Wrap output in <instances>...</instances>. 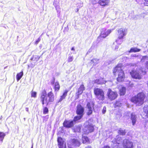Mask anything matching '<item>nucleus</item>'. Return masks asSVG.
<instances>
[{"label": "nucleus", "instance_id": "nucleus-1", "mask_svg": "<svg viewBox=\"0 0 148 148\" xmlns=\"http://www.w3.org/2000/svg\"><path fill=\"white\" fill-rule=\"evenodd\" d=\"M122 64L119 63L112 69L113 75L115 77L117 76L116 79L119 82H123L125 78L124 72L122 69Z\"/></svg>", "mask_w": 148, "mask_h": 148}, {"label": "nucleus", "instance_id": "nucleus-2", "mask_svg": "<svg viewBox=\"0 0 148 148\" xmlns=\"http://www.w3.org/2000/svg\"><path fill=\"white\" fill-rule=\"evenodd\" d=\"M47 91L45 89L42 92L40 96V100L42 105L45 104L46 106H47L50 103L53 102L54 101V94L52 91L47 93Z\"/></svg>", "mask_w": 148, "mask_h": 148}, {"label": "nucleus", "instance_id": "nucleus-3", "mask_svg": "<svg viewBox=\"0 0 148 148\" xmlns=\"http://www.w3.org/2000/svg\"><path fill=\"white\" fill-rule=\"evenodd\" d=\"M146 98L145 93L142 91L139 92L136 95L132 97L130 100L132 103L139 106L144 104Z\"/></svg>", "mask_w": 148, "mask_h": 148}, {"label": "nucleus", "instance_id": "nucleus-4", "mask_svg": "<svg viewBox=\"0 0 148 148\" xmlns=\"http://www.w3.org/2000/svg\"><path fill=\"white\" fill-rule=\"evenodd\" d=\"M147 72L142 69H139V70H132L130 72V74L132 77L134 79H140L142 78V76L146 74Z\"/></svg>", "mask_w": 148, "mask_h": 148}, {"label": "nucleus", "instance_id": "nucleus-5", "mask_svg": "<svg viewBox=\"0 0 148 148\" xmlns=\"http://www.w3.org/2000/svg\"><path fill=\"white\" fill-rule=\"evenodd\" d=\"M93 92L98 100L102 101L105 100V93L102 89L100 88H95L93 90Z\"/></svg>", "mask_w": 148, "mask_h": 148}, {"label": "nucleus", "instance_id": "nucleus-6", "mask_svg": "<svg viewBox=\"0 0 148 148\" xmlns=\"http://www.w3.org/2000/svg\"><path fill=\"white\" fill-rule=\"evenodd\" d=\"M106 95L108 98L112 101L117 98L118 94L116 91H113L111 89L109 88L108 89Z\"/></svg>", "mask_w": 148, "mask_h": 148}, {"label": "nucleus", "instance_id": "nucleus-7", "mask_svg": "<svg viewBox=\"0 0 148 148\" xmlns=\"http://www.w3.org/2000/svg\"><path fill=\"white\" fill-rule=\"evenodd\" d=\"M95 103L92 101L88 102L86 105L88 110L86 114L88 116H89L92 114L93 111L94 110Z\"/></svg>", "mask_w": 148, "mask_h": 148}, {"label": "nucleus", "instance_id": "nucleus-8", "mask_svg": "<svg viewBox=\"0 0 148 148\" xmlns=\"http://www.w3.org/2000/svg\"><path fill=\"white\" fill-rule=\"evenodd\" d=\"M117 32L118 39L119 40L122 39L126 35L127 29L125 28H121L118 30Z\"/></svg>", "mask_w": 148, "mask_h": 148}, {"label": "nucleus", "instance_id": "nucleus-9", "mask_svg": "<svg viewBox=\"0 0 148 148\" xmlns=\"http://www.w3.org/2000/svg\"><path fill=\"white\" fill-rule=\"evenodd\" d=\"M85 128L86 129L83 131L84 134L85 135H87L93 132L94 130V126L92 124H88L85 127Z\"/></svg>", "mask_w": 148, "mask_h": 148}, {"label": "nucleus", "instance_id": "nucleus-10", "mask_svg": "<svg viewBox=\"0 0 148 148\" xmlns=\"http://www.w3.org/2000/svg\"><path fill=\"white\" fill-rule=\"evenodd\" d=\"M57 141L59 148H66V143L62 137H58Z\"/></svg>", "mask_w": 148, "mask_h": 148}, {"label": "nucleus", "instance_id": "nucleus-11", "mask_svg": "<svg viewBox=\"0 0 148 148\" xmlns=\"http://www.w3.org/2000/svg\"><path fill=\"white\" fill-rule=\"evenodd\" d=\"M112 30L111 29L107 30L104 28L102 29L100 35L98 37L105 38L110 34Z\"/></svg>", "mask_w": 148, "mask_h": 148}, {"label": "nucleus", "instance_id": "nucleus-12", "mask_svg": "<svg viewBox=\"0 0 148 148\" xmlns=\"http://www.w3.org/2000/svg\"><path fill=\"white\" fill-rule=\"evenodd\" d=\"M85 90V87L84 85L81 84L75 93L76 99H78L79 98V96L82 94Z\"/></svg>", "mask_w": 148, "mask_h": 148}, {"label": "nucleus", "instance_id": "nucleus-13", "mask_svg": "<svg viewBox=\"0 0 148 148\" xmlns=\"http://www.w3.org/2000/svg\"><path fill=\"white\" fill-rule=\"evenodd\" d=\"M84 110V107L81 105L78 104L76 107V114L77 115H80L83 116Z\"/></svg>", "mask_w": 148, "mask_h": 148}, {"label": "nucleus", "instance_id": "nucleus-14", "mask_svg": "<svg viewBox=\"0 0 148 148\" xmlns=\"http://www.w3.org/2000/svg\"><path fill=\"white\" fill-rule=\"evenodd\" d=\"M123 148H133V143L128 139L124 140L123 143Z\"/></svg>", "mask_w": 148, "mask_h": 148}, {"label": "nucleus", "instance_id": "nucleus-15", "mask_svg": "<svg viewBox=\"0 0 148 148\" xmlns=\"http://www.w3.org/2000/svg\"><path fill=\"white\" fill-rule=\"evenodd\" d=\"M63 126L67 128H70L73 127L74 124L73 121H69L65 120L63 123Z\"/></svg>", "mask_w": 148, "mask_h": 148}, {"label": "nucleus", "instance_id": "nucleus-16", "mask_svg": "<svg viewBox=\"0 0 148 148\" xmlns=\"http://www.w3.org/2000/svg\"><path fill=\"white\" fill-rule=\"evenodd\" d=\"M94 83L98 85H102L105 84L106 82L104 78L101 77L99 79H96L93 81Z\"/></svg>", "mask_w": 148, "mask_h": 148}, {"label": "nucleus", "instance_id": "nucleus-17", "mask_svg": "<svg viewBox=\"0 0 148 148\" xmlns=\"http://www.w3.org/2000/svg\"><path fill=\"white\" fill-rule=\"evenodd\" d=\"M71 143L75 147H79L81 144L79 138H73L71 140Z\"/></svg>", "mask_w": 148, "mask_h": 148}, {"label": "nucleus", "instance_id": "nucleus-18", "mask_svg": "<svg viewBox=\"0 0 148 148\" xmlns=\"http://www.w3.org/2000/svg\"><path fill=\"white\" fill-rule=\"evenodd\" d=\"M110 3V0H99L98 3L103 7L108 6Z\"/></svg>", "mask_w": 148, "mask_h": 148}, {"label": "nucleus", "instance_id": "nucleus-19", "mask_svg": "<svg viewBox=\"0 0 148 148\" xmlns=\"http://www.w3.org/2000/svg\"><path fill=\"white\" fill-rule=\"evenodd\" d=\"M113 105L114 108H119L122 106L123 103L121 101L117 100L113 104Z\"/></svg>", "mask_w": 148, "mask_h": 148}, {"label": "nucleus", "instance_id": "nucleus-20", "mask_svg": "<svg viewBox=\"0 0 148 148\" xmlns=\"http://www.w3.org/2000/svg\"><path fill=\"white\" fill-rule=\"evenodd\" d=\"M68 92L69 90H66L64 91L62 95L60 96V98L58 101V102H60L65 99L67 96V93Z\"/></svg>", "mask_w": 148, "mask_h": 148}, {"label": "nucleus", "instance_id": "nucleus-21", "mask_svg": "<svg viewBox=\"0 0 148 148\" xmlns=\"http://www.w3.org/2000/svg\"><path fill=\"white\" fill-rule=\"evenodd\" d=\"M126 88L124 87H122L119 90V93L121 96L124 95L125 94Z\"/></svg>", "mask_w": 148, "mask_h": 148}, {"label": "nucleus", "instance_id": "nucleus-22", "mask_svg": "<svg viewBox=\"0 0 148 148\" xmlns=\"http://www.w3.org/2000/svg\"><path fill=\"white\" fill-rule=\"evenodd\" d=\"M60 88V86L58 82H56L54 84L53 88L55 91H58Z\"/></svg>", "mask_w": 148, "mask_h": 148}, {"label": "nucleus", "instance_id": "nucleus-23", "mask_svg": "<svg viewBox=\"0 0 148 148\" xmlns=\"http://www.w3.org/2000/svg\"><path fill=\"white\" fill-rule=\"evenodd\" d=\"M131 120L132 121V125H135L136 121V115L132 113L131 114Z\"/></svg>", "mask_w": 148, "mask_h": 148}, {"label": "nucleus", "instance_id": "nucleus-24", "mask_svg": "<svg viewBox=\"0 0 148 148\" xmlns=\"http://www.w3.org/2000/svg\"><path fill=\"white\" fill-rule=\"evenodd\" d=\"M83 116L80 115H77L74 117L73 121V122H76L81 119Z\"/></svg>", "mask_w": 148, "mask_h": 148}, {"label": "nucleus", "instance_id": "nucleus-25", "mask_svg": "<svg viewBox=\"0 0 148 148\" xmlns=\"http://www.w3.org/2000/svg\"><path fill=\"white\" fill-rule=\"evenodd\" d=\"M143 110V112L145 114V116L147 118H148V105L144 106Z\"/></svg>", "mask_w": 148, "mask_h": 148}, {"label": "nucleus", "instance_id": "nucleus-26", "mask_svg": "<svg viewBox=\"0 0 148 148\" xmlns=\"http://www.w3.org/2000/svg\"><path fill=\"white\" fill-rule=\"evenodd\" d=\"M82 143L84 144L86 143H90V140L88 137L87 136H84L82 137Z\"/></svg>", "mask_w": 148, "mask_h": 148}, {"label": "nucleus", "instance_id": "nucleus-27", "mask_svg": "<svg viewBox=\"0 0 148 148\" xmlns=\"http://www.w3.org/2000/svg\"><path fill=\"white\" fill-rule=\"evenodd\" d=\"M81 129V127L80 126H76L73 129V131L74 132H79Z\"/></svg>", "mask_w": 148, "mask_h": 148}, {"label": "nucleus", "instance_id": "nucleus-28", "mask_svg": "<svg viewBox=\"0 0 148 148\" xmlns=\"http://www.w3.org/2000/svg\"><path fill=\"white\" fill-rule=\"evenodd\" d=\"M23 75V72L21 71L17 73L16 75V79L17 81H18L22 78Z\"/></svg>", "mask_w": 148, "mask_h": 148}, {"label": "nucleus", "instance_id": "nucleus-29", "mask_svg": "<svg viewBox=\"0 0 148 148\" xmlns=\"http://www.w3.org/2000/svg\"><path fill=\"white\" fill-rule=\"evenodd\" d=\"M140 51V49H138L136 47L134 48H132L130 49V50L129 51V53H132V52H139Z\"/></svg>", "mask_w": 148, "mask_h": 148}, {"label": "nucleus", "instance_id": "nucleus-30", "mask_svg": "<svg viewBox=\"0 0 148 148\" xmlns=\"http://www.w3.org/2000/svg\"><path fill=\"white\" fill-rule=\"evenodd\" d=\"M118 132L119 134L122 136L125 135L126 134L125 130H123L121 129L118 130Z\"/></svg>", "mask_w": 148, "mask_h": 148}, {"label": "nucleus", "instance_id": "nucleus-31", "mask_svg": "<svg viewBox=\"0 0 148 148\" xmlns=\"http://www.w3.org/2000/svg\"><path fill=\"white\" fill-rule=\"evenodd\" d=\"M5 136V134L3 132H0V140L1 142H2Z\"/></svg>", "mask_w": 148, "mask_h": 148}, {"label": "nucleus", "instance_id": "nucleus-32", "mask_svg": "<svg viewBox=\"0 0 148 148\" xmlns=\"http://www.w3.org/2000/svg\"><path fill=\"white\" fill-rule=\"evenodd\" d=\"M31 97L36 98L37 97V92L32 90L31 92Z\"/></svg>", "mask_w": 148, "mask_h": 148}, {"label": "nucleus", "instance_id": "nucleus-33", "mask_svg": "<svg viewBox=\"0 0 148 148\" xmlns=\"http://www.w3.org/2000/svg\"><path fill=\"white\" fill-rule=\"evenodd\" d=\"M43 112L44 114H46L48 113L49 110L46 107H45L43 109Z\"/></svg>", "mask_w": 148, "mask_h": 148}, {"label": "nucleus", "instance_id": "nucleus-34", "mask_svg": "<svg viewBox=\"0 0 148 148\" xmlns=\"http://www.w3.org/2000/svg\"><path fill=\"white\" fill-rule=\"evenodd\" d=\"M73 60V56H69L68 59V62H72Z\"/></svg>", "mask_w": 148, "mask_h": 148}, {"label": "nucleus", "instance_id": "nucleus-35", "mask_svg": "<svg viewBox=\"0 0 148 148\" xmlns=\"http://www.w3.org/2000/svg\"><path fill=\"white\" fill-rule=\"evenodd\" d=\"M40 57L38 56H35L34 57V60L38 61L40 59Z\"/></svg>", "mask_w": 148, "mask_h": 148}, {"label": "nucleus", "instance_id": "nucleus-36", "mask_svg": "<svg viewBox=\"0 0 148 148\" xmlns=\"http://www.w3.org/2000/svg\"><path fill=\"white\" fill-rule=\"evenodd\" d=\"M40 39L39 38L35 42V44L36 45H37L38 43L40 41Z\"/></svg>", "mask_w": 148, "mask_h": 148}, {"label": "nucleus", "instance_id": "nucleus-37", "mask_svg": "<svg viewBox=\"0 0 148 148\" xmlns=\"http://www.w3.org/2000/svg\"><path fill=\"white\" fill-rule=\"evenodd\" d=\"M106 112V108L105 107H104L102 110V112L103 114H104Z\"/></svg>", "mask_w": 148, "mask_h": 148}, {"label": "nucleus", "instance_id": "nucleus-38", "mask_svg": "<svg viewBox=\"0 0 148 148\" xmlns=\"http://www.w3.org/2000/svg\"><path fill=\"white\" fill-rule=\"evenodd\" d=\"M102 148H110V146L108 145H106L104 146Z\"/></svg>", "mask_w": 148, "mask_h": 148}, {"label": "nucleus", "instance_id": "nucleus-39", "mask_svg": "<svg viewBox=\"0 0 148 148\" xmlns=\"http://www.w3.org/2000/svg\"><path fill=\"white\" fill-rule=\"evenodd\" d=\"M146 66L148 69V62H147L145 63Z\"/></svg>", "mask_w": 148, "mask_h": 148}, {"label": "nucleus", "instance_id": "nucleus-40", "mask_svg": "<svg viewBox=\"0 0 148 148\" xmlns=\"http://www.w3.org/2000/svg\"><path fill=\"white\" fill-rule=\"evenodd\" d=\"M34 56H33L30 58V60L32 61L34 60Z\"/></svg>", "mask_w": 148, "mask_h": 148}, {"label": "nucleus", "instance_id": "nucleus-41", "mask_svg": "<svg viewBox=\"0 0 148 148\" xmlns=\"http://www.w3.org/2000/svg\"><path fill=\"white\" fill-rule=\"evenodd\" d=\"M95 60L96 61V59H93L91 60V62H93Z\"/></svg>", "mask_w": 148, "mask_h": 148}, {"label": "nucleus", "instance_id": "nucleus-42", "mask_svg": "<svg viewBox=\"0 0 148 148\" xmlns=\"http://www.w3.org/2000/svg\"><path fill=\"white\" fill-rule=\"evenodd\" d=\"M25 109H26V110L27 111V112H28L29 111V109H28V108H25Z\"/></svg>", "mask_w": 148, "mask_h": 148}, {"label": "nucleus", "instance_id": "nucleus-43", "mask_svg": "<svg viewBox=\"0 0 148 148\" xmlns=\"http://www.w3.org/2000/svg\"><path fill=\"white\" fill-rule=\"evenodd\" d=\"M71 50L74 51L75 50V49L73 47L71 48Z\"/></svg>", "mask_w": 148, "mask_h": 148}, {"label": "nucleus", "instance_id": "nucleus-44", "mask_svg": "<svg viewBox=\"0 0 148 148\" xmlns=\"http://www.w3.org/2000/svg\"><path fill=\"white\" fill-rule=\"evenodd\" d=\"M86 148H91V146H88L86 147Z\"/></svg>", "mask_w": 148, "mask_h": 148}, {"label": "nucleus", "instance_id": "nucleus-45", "mask_svg": "<svg viewBox=\"0 0 148 148\" xmlns=\"http://www.w3.org/2000/svg\"><path fill=\"white\" fill-rule=\"evenodd\" d=\"M142 60H145V59H144V57H143V58L142 59Z\"/></svg>", "mask_w": 148, "mask_h": 148}, {"label": "nucleus", "instance_id": "nucleus-46", "mask_svg": "<svg viewBox=\"0 0 148 148\" xmlns=\"http://www.w3.org/2000/svg\"><path fill=\"white\" fill-rule=\"evenodd\" d=\"M78 10H79V9H78V8H77V12H78Z\"/></svg>", "mask_w": 148, "mask_h": 148}]
</instances>
